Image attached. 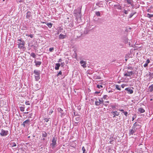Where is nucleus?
<instances>
[{"instance_id":"39448f33","label":"nucleus","mask_w":153,"mask_h":153,"mask_svg":"<svg viewBox=\"0 0 153 153\" xmlns=\"http://www.w3.org/2000/svg\"><path fill=\"white\" fill-rule=\"evenodd\" d=\"M30 119H27L23 122L22 125L24 127H25L26 126L29 125L30 124Z\"/></svg>"},{"instance_id":"bf43d9fd","label":"nucleus","mask_w":153,"mask_h":153,"mask_svg":"<svg viewBox=\"0 0 153 153\" xmlns=\"http://www.w3.org/2000/svg\"><path fill=\"white\" fill-rule=\"evenodd\" d=\"M134 119V117H133L132 118V121H133Z\"/></svg>"},{"instance_id":"e2e57ef3","label":"nucleus","mask_w":153,"mask_h":153,"mask_svg":"<svg viewBox=\"0 0 153 153\" xmlns=\"http://www.w3.org/2000/svg\"><path fill=\"white\" fill-rule=\"evenodd\" d=\"M64 62H63V63H61V65H62V66H63L64 65H63V64H64Z\"/></svg>"},{"instance_id":"5fc2aeb1","label":"nucleus","mask_w":153,"mask_h":153,"mask_svg":"<svg viewBox=\"0 0 153 153\" xmlns=\"http://www.w3.org/2000/svg\"><path fill=\"white\" fill-rule=\"evenodd\" d=\"M120 110V111H122L123 112H123H125L124 111V110H123V109H121V110Z\"/></svg>"},{"instance_id":"13d9d810","label":"nucleus","mask_w":153,"mask_h":153,"mask_svg":"<svg viewBox=\"0 0 153 153\" xmlns=\"http://www.w3.org/2000/svg\"><path fill=\"white\" fill-rule=\"evenodd\" d=\"M109 101H105V103H109Z\"/></svg>"},{"instance_id":"69168bd1","label":"nucleus","mask_w":153,"mask_h":153,"mask_svg":"<svg viewBox=\"0 0 153 153\" xmlns=\"http://www.w3.org/2000/svg\"><path fill=\"white\" fill-rule=\"evenodd\" d=\"M69 18H67V19H68V22H69Z\"/></svg>"},{"instance_id":"a878e982","label":"nucleus","mask_w":153,"mask_h":153,"mask_svg":"<svg viewBox=\"0 0 153 153\" xmlns=\"http://www.w3.org/2000/svg\"><path fill=\"white\" fill-rule=\"evenodd\" d=\"M30 55L31 56H32L34 58H35L36 57V55L35 53H31L30 54Z\"/></svg>"},{"instance_id":"4c0bfd02","label":"nucleus","mask_w":153,"mask_h":153,"mask_svg":"<svg viewBox=\"0 0 153 153\" xmlns=\"http://www.w3.org/2000/svg\"><path fill=\"white\" fill-rule=\"evenodd\" d=\"M82 149L83 152V153H86L85 149L84 146H83L82 147Z\"/></svg>"},{"instance_id":"f03ea898","label":"nucleus","mask_w":153,"mask_h":153,"mask_svg":"<svg viewBox=\"0 0 153 153\" xmlns=\"http://www.w3.org/2000/svg\"><path fill=\"white\" fill-rule=\"evenodd\" d=\"M57 138L53 137L52 140V143L50 144V146L53 149H54L56 146V144Z\"/></svg>"},{"instance_id":"6e6552de","label":"nucleus","mask_w":153,"mask_h":153,"mask_svg":"<svg viewBox=\"0 0 153 153\" xmlns=\"http://www.w3.org/2000/svg\"><path fill=\"white\" fill-rule=\"evenodd\" d=\"M80 63L81 64L82 66L84 68H85L86 67V62L84 61H81L80 62Z\"/></svg>"},{"instance_id":"052dcab7","label":"nucleus","mask_w":153,"mask_h":153,"mask_svg":"<svg viewBox=\"0 0 153 153\" xmlns=\"http://www.w3.org/2000/svg\"><path fill=\"white\" fill-rule=\"evenodd\" d=\"M112 108H113H113H115V106H112Z\"/></svg>"},{"instance_id":"7ed1b4c3","label":"nucleus","mask_w":153,"mask_h":153,"mask_svg":"<svg viewBox=\"0 0 153 153\" xmlns=\"http://www.w3.org/2000/svg\"><path fill=\"white\" fill-rule=\"evenodd\" d=\"M81 10L79 8H78L76 10H74V13L76 15L75 16L77 18L78 17H81Z\"/></svg>"},{"instance_id":"4468645a","label":"nucleus","mask_w":153,"mask_h":153,"mask_svg":"<svg viewBox=\"0 0 153 153\" xmlns=\"http://www.w3.org/2000/svg\"><path fill=\"white\" fill-rule=\"evenodd\" d=\"M114 6L115 9H117L119 10L122 9L121 6L120 4L114 5Z\"/></svg>"},{"instance_id":"7c9ffc66","label":"nucleus","mask_w":153,"mask_h":153,"mask_svg":"<svg viewBox=\"0 0 153 153\" xmlns=\"http://www.w3.org/2000/svg\"><path fill=\"white\" fill-rule=\"evenodd\" d=\"M108 98V96L107 95H104L102 99H104L107 100Z\"/></svg>"},{"instance_id":"f3484780","label":"nucleus","mask_w":153,"mask_h":153,"mask_svg":"<svg viewBox=\"0 0 153 153\" xmlns=\"http://www.w3.org/2000/svg\"><path fill=\"white\" fill-rule=\"evenodd\" d=\"M66 37V36L63 35L62 34H60L59 36V39H62L65 38Z\"/></svg>"},{"instance_id":"a211bd4d","label":"nucleus","mask_w":153,"mask_h":153,"mask_svg":"<svg viewBox=\"0 0 153 153\" xmlns=\"http://www.w3.org/2000/svg\"><path fill=\"white\" fill-rule=\"evenodd\" d=\"M148 90L149 92H152L153 91V84L152 85L149 86L148 88Z\"/></svg>"},{"instance_id":"1a4fd4ad","label":"nucleus","mask_w":153,"mask_h":153,"mask_svg":"<svg viewBox=\"0 0 153 153\" xmlns=\"http://www.w3.org/2000/svg\"><path fill=\"white\" fill-rule=\"evenodd\" d=\"M32 16V15H31V13L30 11H28L27 13L26 17L27 19H29L30 18H31Z\"/></svg>"},{"instance_id":"a19ab883","label":"nucleus","mask_w":153,"mask_h":153,"mask_svg":"<svg viewBox=\"0 0 153 153\" xmlns=\"http://www.w3.org/2000/svg\"><path fill=\"white\" fill-rule=\"evenodd\" d=\"M49 119L45 118L44 119L45 122H48L49 121Z\"/></svg>"},{"instance_id":"0eeeda50","label":"nucleus","mask_w":153,"mask_h":153,"mask_svg":"<svg viewBox=\"0 0 153 153\" xmlns=\"http://www.w3.org/2000/svg\"><path fill=\"white\" fill-rule=\"evenodd\" d=\"M125 90L128 91V94H131L133 92V90L130 88H127L125 89Z\"/></svg>"},{"instance_id":"b1692460","label":"nucleus","mask_w":153,"mask_h":153,"mask_svg":"<svg viewBox=\"0 0 153 153\" xmlns=\"http://www.w3.org/2000/svg\"><path fill=\"white\" fill-rule=\"evenodd\" d=\"M99 77H100L99 76H97L96 75H94V76H93V78L94 79H100Z\"/></svg>"},{"instance_id":"20e7f679","label":"nucleus","mask_w":153,"mask_h":153,"mask_svg":"<svg viewBox=\"0 0 153 153\" xmlns=\"http://www.w3.org/2000/svg\"><path fill=\"white\" fill-rule=\"evenodd\" d=\"M8 134V132L7 130H4L2 129L1 130L0 134L2 136H5L7 135Z\"/></svg>"},{"instance_id":"c756f323","label":"nucleus","mask_w":153,"mask_h":153,"mask_svg":"<svg viewBox=\"0 0 153 153\" xmlns=\"http://www.w3.org/2000/svg\"><path fill=\"white\" fill-rule=\"evenodd\" d=\"M97 87L99 89H101L103 88L102 85H97Z\"/></svg>"},{"instance_id":"aec40b11","label":"nucleus","mask_w":153,"mask_h":153,"mask_svg":"<svg viewBox=\"0 0 153 153\" xmlns=\"http://www.w3.org/2000/svg\"><path fill=\"white\" fill-rule=\"evenodd\" d=\"M138 111H139L140 113H143L145 112V110L142 108H139L138 109Z\"/></svg>"},{"instance_id":"79ce46f5","label":"nucleus","mask_w":153,"mask_h":153,"mask_svg":"<svg viewBox=\"0 0 153 153\" xmlns=\"http://www.w3.org/2000/svg\"><path fill=\"white\" fill-rule=\"evenodd\" d=\"M53 50H54V49H53V48H50L49 49V51L50 52H52Z\"/></svg>"},{"instance_id":"2f4dec72","label":"nucleus","mask_w":153,"mask_h":153,"mask_svg":"<svg viewBox=\"0 0 153 153\" xmlns=\"http://www.w3.org/2000/svg\"><path fill=\"white\" fill-rule=\"evenodd\" d=\"M147 16L149 18H151L153 17V14H150L149 13H148L147 14Z\"/></svg>"},{"instance_id":"e433bc0d","label":"nucleus","mask_w":153,"mask_h":153,"mask_svg":"<svg viewBox=\"0 0 153 153\" xmlns=\"http://www.w3.org/2000/svg\"><path fill=\"white\" fill-rule=\"evenodd\" d=\"M136 13V12H135L134 13H131L129 15V18H131L132 17V16L135 13Z\"/></svg>"},{"instance_id":"49530a36","label":"nucleus","mask_w":153,"mask_h":153,"mask_svg":"<svg viewBox=\"0 0 153 153\" xmlns=\"http://www.w3.org/2000/svg\"><path fill=\"white\" fill-rule=\"evenodd\" d=\"M129 73L130 75V76L131 75H132L133 74H134V73H133V72L132 71H130V72H129Z\"/></svg>"},{"instance_id":"4be33fe9","label":"nucleus","mask_w":153,"mask_h":153,"mask_svg":"<svg viewBox=\"0 0 153 153\" xmlns=\"http://www.w3.org/2000/svg\"><path fill=\"white\" fill-rule=\"evenodd\" d=\"M46 24L50 28H51L52 25V24L51 23H46Z\"/></svg>"},{"instance_id":"f704fd0d","label":"nucleus","mask_w":153,"mask_h":153,"mask_svg":"<svg viewBox=\"0 0 153 153\" xmlns=\"http://www.w3.org/2000/svg\"><path fill=\"white\" fill-rule=\"evenodd\" d=\"M20 108L21 111H24L25 108L21 106L20 107Z\"/></svg>"},{"instance_id":"412c9836","label":"nucleus","mask_w":153,"mask_h":153,"mask_svg":"<svg viewBox=\"0 0 153 153\" xmlns=\"http://www.w3.org/2000/svg\"><path fill=\"white\" fill-rule=\"evenodd\" d=\"M96 100L95 102V105L96 106H98L100 104V103L99 101L98 100V101L97 100V99L96 98Z\"/></svg>"},{"instance_id":"774afa93","label":"nucleus","mask_w":153,"mask_h":153,"mask_svg":"<svg viewBox=\"0 0 153 153\" xmlns=\"http://www.w3.org/2000/svg\"><path fill=\"white\" fill-rule=\"evenodd\" d=\"M149 10H148L147 11L148 12H149Z\"/></svg>"},{"instance_id":"bb28decb","label":"nucleus","mask_w":153,"mask_h":153,"mask_svg":"<svg viewBox=\"0 0 153 153\" xmlns=\"http://www.w3.org/2000/svg\"><path fill=\"white\" fill-rule=\"evenodd\" d=\"M115 87H116V88L119 90V91H120L121 90V88L120 87H119V86L117 85H115Z\"/></svg>"},{"instance_id":"8fccbe9b","label":"nucleus","mask_w":153,"mask_h":153,"mask_svg":"<svg viewBox=\"0 0 153 153\" xmlns=\"http://www.w3.org/2000/svg\"><path fill=\"white\" fill-rule=\"evenodd\" d=\"M29 36L31 38H32L33 37V34H30Z\"/></svg>"},{"instance_id":"864d4df0","label":"nucleus","mask_w":153,"mask_h":153,"mask_svg":"<svg viewBox=\"0 0 153 153\" xmlns=\"http://www.w3.org/2000/svg\"><path fill=\"white\" fill-rule=\"evenodd\" d=\"M125 86V85L124 84H123V85H121V87H122V88H124V87Z\"/></svg>"},{"instance_id":"473e14b6","label":"nucleus","mask_w":153,"mask_h":153,"mask_svg":"<svg viewBox=\"0 0 153 153\" xmlns=\"http://www.w3.org/2000/svg\"><path fill=\"white\" fill-rule=\"evenodd\" d=\"M11 145H12V147L15 146H16V144L15 142H13L11 143Z\"/></svg>"},{"instance_id":"f8f14e48","label":"nucleus","mask_w":153,"mask_h":153,"mask_svg":"<svg viewBox=\"0 0 153 153\" xmlns=\"http://www.w3.org/2000/svg\"><path fill=\"white\" fill-rule=\"evenodd\" d=\"M25 45V42L24 41H22V43L19 44H18L19 45V47L20 48H21L22 49L24 48V46Z\"/></svg>"},{"instance_id":"58836bf2","label":"nucleus","mask_w":153,"mask_h":153,"mask_svg":"<svg viewBox=\"0 0 153 153\" xmlns=\"http://www.w3.org/2000/svg\"><path fill=\"white\" fill-rule=\"evenodd\" d=\"M127 2L129 4H130L132 3L131 1L130 0H126Z\"/></svg>"},{"instance_id":"2eb2a0df","label":"nucleus","mask_w":153,"mask_h":153,"mask_svg":"<svg viewBox=\"0 0 153 153\" xmlns=\"http://www.w3.org/2000/svg\"><path fill=\"white\" fill-rule=\"evenodd\" d=\"M60 65H61L60 63H56L55 65V69L56 70H58L59 69V67L60 66Z\"/></svg>"},{"instance_id":"4d7b16f0","label":"nucleus","mask_w":153,"mask_h":153,"mask_svg":"<svg viewBox=\"0 0 153 153\" xmlns=\"http://www.w3.org/2000/svg\"><path fill=\"white\" fill-rule=\"evenodd\" d=\"M74 115H75V116H78V115H77V114H76V113H75V112H74Z\"/></svg>"},{"instance_id":"338daca9","label":"nucleus","mask_w":153,"mask_h":153,"mask_svg":"<svg viewBox=\"0 0 153 153\" xmlns=\"http://www.w3.org/2000/svg\"><path fill=\"white\" fill-rule=\"evenodd\" d=\"M43 140H45V138H43Z\"/></svg>"},{"instance_id":"37998d69","label":"nucleus","mask_w":153,"mask_h":153,"mask_svg":"<svg viewBox=\"0 0 153 153\" xmlns=\"http://www.w3.org/2000/svg\"><path fill=\"white\" fill-rule=\"evenodd\" d=\"M123 114H124L126 116H127V115H128V113L127 112H126V111H125V112H123Z\"/></svg>"},{"instance_id":"ea45409f","label":"nucleus","mask_w":153,"mask_h":153,"mask_svg":"<svg viewBox=\"0 0 153 153\" xmlns=\"http://www.w3.org/2000/svg\"><path fill=\"white\" fill-rule=\"evenodd\" d=\"M18 44H21V43H22V41L21 39H18Z\"/></svg>"},{"instance_id":"393cba45","label":"nucleus","mask_w":153,"mask_h":153,"mask_svg":"<svg viewBox=\"0 0 153 153\" xmlns=\"http://www.w3.org/2000/svg\"><path fill=\"white\" fill-rule=\"evenodd\" d=\"M115 140V139L113 138H111L110 139V140L109 142L110 143L112 144V142H113L114 140Z\"/></svg>"},{"instance_id":"603ef678","label":"nucleus","mask_w":153,"mask_h":153,"mask_svg":"<svg viewBox=\"0 0 153 153\" xmlns=\"http://www.w3.org/2000/svg\"><path fill=\"white\" fill-rule=\"evenodd\" d=\"M100 93V91H96L95 92V94H98Z\"/></svg>"},{"instance_id":"6e6d98bb","label":"nucleus","mask_w":153,"mask_h":153,"mask_svg":"<svg viewBox=\"0 0 153 153\" xmlns=\"http://www.w3.org/2000/svg\"><path fill=\"white\" fill-rule=\"evenodd\" d=\"M131 4V6H134V4H133V3L132 2V3H131V4Z\"/></svg>"},{"instance_id":"680f3d73","label":"nucleus","mask_w":153,"mask_h":153,"mask_svg":"<svg viewBox=\"0 0 153 153\" xmlns=\"http://www.w3.org/2000/svg\"><path fill=\"white\" fill-rule=\"evenodd\" d=\"M62 30H63V29L62 28H61V29L59 30V31L61 32V31Z\"/></svg>"},{"instance_id":"c85d7f7f","label":"nucleus","mask_w":153,"mask_h":153,"mask_svg":"<svg viewBox=\"0 0 153 153\" xmlns=\"http://www.w3.org/2000/svg\"><path fill=\"white\" fill-rule=\"evenodd\" d=\"M124 76H130V75L129 73V71H127L126 73L124 74Z\"/></svg>"},{"instance_id":"cd10ccee","label":"nucleus","mask_w":153,"mask_h":153,"mask_svg":"<svg viewBox=\"0 0 153 153\" xmlns=\"http://www.w3.org/2000/svg\"><path fill=\"white\" fill-rule=\"evenodd\" d=\"M139 126V124L137 122H135L134 123L133 127L135 128H136V127Z\"/></svg>"},{"instance_id":"5701e85b","label":"nucleus","mask_w":153,"mask_h":153,"mask_svg":"<svg viewBox=\"0 0 153 153\" xmlns=\"http://www.w3.org/2000/svg\"><path fill=\"white\" fill-rule=\"evenodd\" d=\"M47 134L44 131L42 133V137H46L47 136Z\"/></svg>"},{"instance_id":"de8ad7c7","label":"nucleus","mask_w":153,"mask_h":153,"mask_svg":"<svg viewBox=\"0 0 153 153\" xmlns=\"http://www.w3.org/2000/svg\"><path fill=\"white\" fill-rule=\"evenodd\" d=\"M78 122H75L74 123V126H76L78 125Z\"/></svg>"},{"instance_id":"ddd939ff","label":"nucleus","mask_w":153,"mask_h":153,"mask_svg":"<svg viewBox=\"0 0 153 153\" xmlns=\"http://www.w3.org/2000/svg\"><path fill=\"white\" fill-rule=\"evenodd\" d=\"M58 111L61 114V116L64 115L65 113L63 112V110L61 108H58Z\"/></svg>"},{"instance_id":"f257e3e1","label":"nucleus","mask_w":153,"mask_h":153,"mask_svg":"<svg viewBox=\"0 0 153 153\" xmlns=\"http://www.w3.org/2000/svg\"><path fill=\"white\" fill-rule=\"evenodd\" d=\"M40 71L36 70H35L33 71V73L35 74V78L36 81H38L40 78Z\"/></svg>"},{"instance_id":"dca6fc26","label":"nucleus","mask_w":153,"mask_h":153,"mask_svg":"<svg viewBox=\"0 0 153 153\" xmlns=\"http://www.w3.org/2000/svg\"><path fill=\"white\" fill-rule=\"evenodd\" d=\"M98 100L99 101L100 104H102L103 105L105 106H107V104L104 103L103 102L104 101L103 100L102 98L101 99H99Z\"/></svg>"},{"instance_id":"09e8293b","label":"nucleus","mask_w":153,"mask_h":153,"mask_svg":"<svg viewBox=\"0 0 153 153\" xmlns=\"http://www.w3.org/2000/svg\"><path fill=\"white\" fill-rule=\"evenodd\" d=\"M25 104L27 105H30V103H29V101H28L25 102Z\"/></svg>"},{"instance_id":"c9c22d12","label":"nucleus","mask_w":153,"mask_h":153,"mask_svg":"<svg viewBox=\"0 0 153 153\" xmlns=\"http://www.w3.org/2000/svg\"><path fill=\"white\" fill-rule=\"evenodd\" d=\"M76 120L78 122L80 120V117H77L75 118Z\"/></svg>"},{"instance_id":"72a5a7b5","label":"nucleus","mask_w":153,"mask_h":153,"mask_svg":"<svg viewBox=\"0 0 153 153\" xmlns=\"http://www.w3.org/2000/svg\"><path fill=\"white\" fill-rule=\"evenodd\" d=\"M96 15L97 16H100V12L99 11L96 12Z\"/></svg>"},{"instance_id":"c03bdc74","label":"nucleus","mask_w":153,"mask_h":153,"mask_svg":"<svg viewBox=\"0 0 153 153\" xmlns=\"http://www.w3.org/2000/svg\"><path fill=\"white\" fill-rule=\"evenodd\" d=\"M124 13L126 14H128V13L127 11L125 10H124Z\"/></svg>"},{"instance_id":"9b49d317","label":"nucleus","mask_w":153,"mask_h":153,"mask_svg":"<svg viewBox=\"0 0 153 153\" xmlns=\"http://www.w3.org/2000/svg\"><path fill=\"white\" fill-rule=\"evenodd\" d=\"M111 113L114 115L113 117H114L116 116H118L119 115V113L117 112V111H113L111 112Z\"/></svg>"},{"instance_id":"6ab92c4d","label":"nucleus","mask_w":153,"mask_h":153,"mask_svg":"<svg viewBox=\"0 0 153 153\" xmlns=\"http://www.w3.org/2000/svg\"><path fill=\"white\" fill-rule=\"evenodd\" d=\"M150 61L149 59L147 60L146 63L143 66L144 67H146L148 66V64L150 62Z\"/></svg>"},{"instance_id":"9d476101","label":"nucleus","mask_w":153,"mask_h":153,"mask_svg":"<svg viewBox=\"0 0 153 153\" xmlns=\"http://www.w3.org/2000/svg\"><path fill=\"white\" fill-rule=\"evenodd\" d=\"M34 63H35V65L37 67H39L41 64L42 62H41L37 61L36 60L34 61Z\"/></svg>"},{"instance_id":"0e129e2a","label":"nucleus","mask_w":153,"mask_h":153,"mask_svg":"<svg viewBox=\"0 0 153 153\" xmlns=\"http://www.w3.org/2000/svg\"><path fill=\"white\" fill-rule=\"evenodd\" d=\"M152 100H153V98L150 99V101H152Z\"/></svg>"},{"instance_id":"a18cd8bd","label":"nucleus","mask_w":153,"mask_h":153,"mask_svg":"<svg viewBox=\"0 0 153 153\" xmlns=\"http://www.w3.org/2000/svg\"><path fill=\"white\" fill-rule=\"evenodd\" d=\"M62 74V72L61 71H60L57 74V76H58L60 75H61Z\"/></svg>"},{"instance_id":"423d86ee","label":"nucleus","mask_w":153,"mask_h":153,"mask_svg":"<svg viewBox=\"0 0 153 153\" xmlns=\"http://www.w3.org/2000/svg\"><path fill=\"white\" fill-rule=\"evenodd\" d=\"M136 131V128H133L132 129H130L129 131V135H133L134 133Z\"/></svg>"},{"instance_id":"3c124183","label":"nucleus","mask_w":153,"mask_h":153,"mask_svg":"<svg viewBox=\"0 0 153 153\" xmlns=\"http://www.w3.org/2000/svg\"><path fill=\"white\" fill-rule=\"evenodd\" d=\"M62 61V59H59V60L58 61V62H61Z\"/></svg>"}]
</instances>
